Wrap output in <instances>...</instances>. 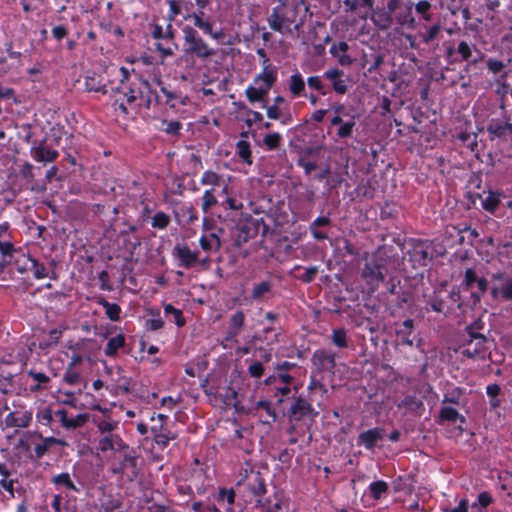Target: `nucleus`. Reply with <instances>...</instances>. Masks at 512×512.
Segmentation results:
<instances>
[{
    "mask_svg": "<svg viewBox=\"0 0 512 512\" xmlns=\"http://www.w3.org/2000/svg\"><path fill=\"white\" fill-rule=\"evenodd\" d=\"M399 407H404L408 411L415 412L419 415L422 414V412L425 410V406L422 400L417 398L414 395H407L402 400L401 403L398 405Z\"/></svg>",
    "mask_w": 512,
    "mask_h": 512,
    "instance_id": "40",
    "label": "nucleus"
},
{
    "mask_svg": "<svg viewBox=\"0 0 512 512\" xmlns=\"http://www.w3.org/2000/svg\"><path fill=\"white\" fill-rule=\"evenodd\" d=\"M288 88L292 98L306 97L305 81L299 71H295L288 80Z\"/></svg>",
    "mask_w": 512,
    "mask_h": 512,
    "instance_id": "29",
    "label": "nucleus"
},
{
    "mask_svg": "<svg viewBox=\"0 0 512 512\" xmlns=\"http://www.w3.org/2000/svg\"><path fill=\"white\" fill-rule=\"evenodd\" d=\"M431 3L427 0L419 1L415 4V11L417 14L421 16V18L425 21H431L432 14L430 12L431 10Z\"/></svg>",
    "mask_w": 512,
    "mask_h": 512,
    "instance_id": "60",
    "label": "nucleus"
},
{
    "mask_svg": "<svg viewBox=\"0 0 512 512\" xmlns=\"http://www.w3.org/2000/svg\"><path fill=\"white\" fill-rule=\"evenodd\" d=\"M221 179V175L218 173L212 170H206L201 176L200 183L202 185L215 187L220 185Z\"/></svg>",
    "mask_w": 512,
    "mask_h": 512,
    "instance_id": "58",
    "label": "nucleus"
},
{
    "mask_svg": "<svg viewBox=\"0 0 512 512\" xmlns=\"http://www.w3.org/2000/svg\"><path fill=\"white\" fill-rule=\"evenodd\" d=\"M463 146L471 152L478 151V134L474 132H460L456 137Z\"/></svg>",
    "mask_w": 512,
    "mask_h": 512,
    "instance_id": "42",
    "label": "nucleus"
},
{
    "mask_svg": "<svg viewBox=\"0 0 512 512\" xmlns=\"http://www.w3.org/2000/svg\"><path fill=\"white\" fill-rule=\"evenodd\" d=\"M458 420L462 424L466 422V418L463 415H461L457 409L451 406L441 407L437 420L439 424H444L445 422L455 423Z\"/></svg>",
    "mask_w": 512,
    "mask_h": 512,
    "instance_id": "31",
    "label": "nucleus"
},
{
    "mask_svg": "<svg viewBox=\"0 0 512 512\" xmlns=\"http://www.w3.org/2000/svg\"><path fill=\"white\" fill-rule=\"evenodd\" d=\"M105 309L106 316L112 321H118L120 319L121 308L116 303H110L105 299L99 302Z\"/></svg>",
    "mask_w": 512,
    "mask_h": 512,
    "instance_id": "52",
    "label": "nucleus"
},
{
    "mask_svg": "<svg viewBox=\"0 0 512 512\" xmlns=\"http://www.w3.org/2000/svg\"><path fill=\"white\" fill-rule=\"evenodd\" d=\"M273 4L266 18L270 29L283 35L291 34L293 30L299 31L309 10L306 2L304 0H273Z\"/></svg>",
    "mask_w": 512,
    "mask_h": 512,
    "instance_id": "1",
    "label": "nucleus"
},
{
    "mask_svg": "<svg viewBox=\"0 0 512 512\" xmlns=\"http://www.w3.org/2000/svg\"><path fill=\"white\" fill-rule=\"evenodd\" d=\"M199 244L204 251H217L221 247L220 238L214 233L201 236Z\"/></svg>",
    "mask_w": 512,
    "mask_h": 512,
    "instance_id": "43",
    "label": "nucleus"
},
{
    "mask_svg": "<svg viewBox=\"0 0 512 512\" xmlns=\"http://www.w3.org/2000/svg\"><path fill=\"white\" fill-rule=\"evenodd\" d=\"M509 120L510 117H505V119L492 118L488 122L486 130L490 140H512V123Z\"/></svg>",
    "mask_w": 512,
    "mask_h": 512,
    "instance_id": "14",
    "label": "nucleus"
},
{
    "mask_svg": "<svg viewBox=\"0 0 512 512\" xmlns=\"http://www.w3.org/2000/svg\"><path fill=\"white\" fill-rule=\"evenodd\" d=\"M11 471L4 462H0V487L6 490L10 497H14V484L15 480L10 478Z\"/></svg>",
    "mask_w": 512,
    "mask_h": 512,
    "instance_id": "36",
    "label": "nucleus"
},
{
    "mask_svg": "<svg viewBox=\"0 0 512 512\" xmlns=\"http://www.w3.org/2000/svg\"><path fill=\"white\" fill-rule=\"evenodd\" d=\"M311 363L318 374L334 375L336 366L335 353L327 349H317L313 352Z\"/></svg>",
    "mask_w": 512,
    "mask_h": 512,
    "instance_id": "13",
    "label": "nucleus"
},
{
    "mask_svg": "<svg viewBox=\"0 0 512 512\" xmlns=\"http://www.w3.org/2000/svg\"><path fill=\"white\" fill-rule=\"evenodd\" d=\"M98 431L100 432V436L105 435L110 432H114L115 429L118 428V422L111 419H101L96 423Z\"/></svg>",
    "mask_w": 512,
    "mask_h": 512,
    "instance_id": "61",
    "label": "nucleus"
},
{
    "mask_svg": "<svg viewBox=\"0 0 512 512\" xmlns=\"http://www.w3.org/2000/svg\"><path fill=\"white\" fill-rule=\"evenodd\" d=\"M183 33L184 46L187 54L201 59H206L215 54L214 49L208 46L194 28L187 26L183 29Z\"/></svg>",
    "mask_w": 512,
    "mask_h": 512,
    "instance_id": "8",
    "label": "nucleus"
},
{
    "mask_svg": "<svg viewBox=\"0 0 512 512\" xmlns=\"http://www.w3.org/2000/svg\"><path fill=\"white\" fill-rule=\"evenodd\" d=\"M191 489L194 493L198 495H204L207 492L208 484H206V476L202 470L194 471L191 476L188 478Z\"/></svg>",
    "mask_w": 512,
    "mask_h": 512,
    "instance_id": "32",
    "label": "nucleus"
},
{
    "mask_svg": "<svg viewBox=\"0 0 512 512\" xmlns=\"http://www.w3.org/2000/svg\"><path fill=\"white\" fill-rule=\"evenodd\" d=\"M485 329V322L481 317L475 319L472 323L467 325L464 329L463 334L465 335H485L483 330Z\"/></svg>",
    "mask_w": 512,
    "mask_h": 512,
    "instance_id": "54",
    "label": "nucleus"
},
{
    "mask_svg": "<svg viewBox=\"0 0 512 512\" xmlns=\"http://www.w3.org/2000/svg\"><path fill=\"white\" fill-rule=\"evenodd\" d=\"M143 33L146 36H151L155 42L154 47L157 51H160V25L158 24V17L153 15L151 18L146 17L142 23Z\"/></svg>",
    "mask_w": 512,
    "mask_h": 512,
    "instance_id": "26",
    "label": "nucleus"
},
{
    "mask_svg": "<svg viewBox=\"0 0 512 512\" xmlns=\"http://www.w3.org/2000/svg\"><path fill=\"white\" fill-rule=\"evenodd\" d=\"M151 433V437H145L140 442V448L148 459L156 461L160 458V442L158 440L159 435L157 434L155 428L151 429Z\"/></svg>",
    "mask_w": 512,
    "mask_h": 512,
    "instance_id": "18",
    "label": "nucleus"
},
{
    "mask_svg": "<svg viewBox=\"0 0 512 512\" xmlns=\"http://www.w3.org/2000/svg\"><path fill=\"white\" fill-rule=\"evenodd\" d=\"M501 196V193L495 191H488L485 196L480 195L482 208L493 214L501 204Z\"/></svg>",
    "mask_w": 512,
    "mask_h": 512,
    "instance_id": "34",
    "label": "nucleus"
},
{
    "mask_svg": "<svg viewBox=\"0 0 512 512\" xmlns=\"http://www.w3.org/2000/svg\"><path fill=\"white\" fill-rule=\"evenodd\" d=\"M397 9L396 11H398ZM396 22L398 25L402 27H407L409 29H414L416 26V20L412 15V3L410 2L404 12H395L393 14V22Z\"/></svg>",
    "mask_w": 512,
    "mask_h": 512,
    "instance_id": "33",
    "label": "nucleus"
},
{
    "mask_svg": "<svg viewBox=\"0 0 512 512\" xmlns=\"http://www.w3.org/2000/svg\"><path fill=\"white\" fill-rule=\"evenodd\" d=\"M331 224L329 216H319L309 225V231L313 238L317 241H323L328 238L326 232L319 230L320 227H327Z\"/></svg>",
    "mask_w": 512,
    "mask_h": 512,
    "instance_id": "30",
    "label": "nucleus"
},
{
    "mask_svg": "<svg viewBox=\"0 0 512 512\" xmlns=\"http://www.w3.org/2000/svg\"><path fill=\"white\" fill-rule=\"evenodd\" d=\"M476 285H477L478 290L476 292L471 293V297L473 298L475 304H477L481 301V298L483 297V295L487 292V290L489 288V283L485 277H480L477 280Z\"/></svg>",
    "mask_w": 512,
    "mask_h": 512,
    "instance_id": "59",
    "label": "nucleus"
},
{
    "mask_svg": "<svg viewBox=\"0 0 512 512\" xmlns=\"http://www.w3.org/2000/svg\"><path fill=\"white\" fill-rule=\"evenodd\" d=\"M140 62L142 64L137 65L142 67V72L148 75L151 83L149 79L143 80L139 91L130 88L128 91H123L122 94L128 104H133L139 100L137 104L139 107H145L148 110L152 109L154 112L152 116L157 117L160 110L159 95L156 90H152L151 85H160V76L157 73L158 64L154 63L152 56L146 54L140 57Z\"/></svg>",
    "mask_w": 512,
    "mask_h": 512,
    "instance_id": "2",
    "label": "nucleus"
},
{
    "mask_svg": "<svg viewBox=\"0 0 512 512\" xmlns=\"http://www.w3.org/2000/svg\"><path fill=\"white\" fill-rule=\"evenodd\" d=\"M126 446L128 445L124 443L121 437L113 432L100 436L98 440V449L103 453L109 450L115 453L122 452Z\"/></svg>",
    "mask_w": 512,
    "mask_h": 512,
    "instance_id": "17",
    "label": "nucleus"
},
{
    "mask_svg": "<svg viewBox=\"0 0 512 512\" xmlns=\"http://www.w3.org/2000/svg\"><path fill=\"white\" fill-rule=\"evenodd\" d=\"M261 107L266 109L267 117L271 120H278L282 125H289L292 123L293 118L289 111V109L276 106V105H267V102L261 104Z\"/></svg>",
    "mask_w": 512,
    "mask_h": 512,
    "instance_id": "24",
    "label": "nucleus"
},
{
    "mask_svg": "<svg viewBox=\"0 0 512 512\" xmlns=\"http://www.w3.org/2000/svg\"><path fill=\"white\" fill-rule=\"evenodd\" d=\"M277 79V68L272 64H265L262 65V71L254 77L253 82L254 84L261 83V86L265 87L268 90H271V88L277 82Z\"/></svg>",
    "mask_w": 512,
    "mask_h": 512,
    "instance_id": "20",
    "label": "nucleus"
},
{
    "mask_svg": "<svg viewBox=\"0 0 512 512\" xmlns=\"http://www.w3.org/2000/svg\"><path fill=\"white\" fill-rule=\"evenodd\" d=\"M216 500L220 506L225 508V512H235L232 508L235 501V492L233 489H220Z\"/></svg>",
    "mask_w": 512,
    "mask_h": 512,
    "instance_id": "39",
    "label": "nucleus"
},
{
    "mask_svg": "<svg viewBox=\"0 0 512 512\" xmlns=\"http://www.w3.org/2000/svg\"><path fill=\"white\" fill-rule=\"evenodd\" d=\"M174 255L179 260L181 267L189 269L198 264V253L192 251L187 245L177 244L174 247Z\"/></svg>",
    "mask_w": 512,
    "mask_h": 512,
    "instance_id": "19",
    "label": "nucleus"
},
{
    "mask_svg": "<svg viewBox=\"0 0 512 512\" xmlns=\"http://www.w3.org/2000/svg\"><path fill=\"white\" fill-rule=\"evenodd\" d=\"M388 265L389 258L380 250L366 254L364 257L361 277L372 291H375L384 282L388 273Z\"/></svg>",
    "mask_w": 512,
    "mask_h": 512,
    "instance_id": "4",
    "label": "nucleus"
},
{
    "mask_svg": "<svg viewBox=\"0 0 512 512\" xmlns=\"http://www.w3.org/2000/svg\"><path fill=\"white\" fill-rule=\"evenodd\" d=\"M427 306L436 313H443L448 315L454 310L453 307H446L444 299L436 292L426 301Z\"/></svg>",
    "mask_w": 512,
    "mask_h": 512,
    "instance_id": "37",
    "label": "nucleus"
},
{
    "mask_svg": "<svg viewBox=\"0 0 512 512\" xmlns=\"http://www.w3.org/2000/svg\"><path fill=\"white\" fill-rule=\"evenodd\" d=\"M169 3V18L172 20L177 15L182 14V10L185 9L187 14L190 13L189 9L192 7V3L186 0H168Z\"/></svg>",
    "mask_w": 512,
    "mask_h": 512,
    "instance_id": "46",
    "label": "nucleus"
},
{
    "mask_svg": "<svg viewBox=\"0 0 512 512\" xmlns=\"http://www.w3.org/2000/svg\"><path fill=\"white\" fill-rule=\"evenodd\" d=\"M357 4L370 10V20L378 30L386 31L392 27L393 14L400 9L402 0H379L376 6L375 0H357Z\"/></svg>",
    "mask_w": 512,
    "mask_h": 512,
    "instance_id": "3",
    "label": "nucleus"
},
{
    "mask_svg": "<svg viewBox=\"0 0 512 512\" xmlns=\"http://www.w3.org/2000/svg\"><path fill=\"white\" fill-rule=\"evenodd\" d=\"M385 436V429L374 427L361 432L357 437V445L364 447L368 451H374L378 442L382 441Z\"/></svg>",
    "mask_w": 512,
    "mask_h": 512,
    "instance_id": "15",
    "label": "nucleus"
},
{
    "mask_svg": "<svg viewBox=\"0 0 512 512\" xmlns=\"http://www.w3.org/2000/svg\"><path fill=\"white\" fill-rule=\"evenodd\" d=\"M349 50V45L345 41H340L338 43H333L329 49V53L338 59V63L341 66H350L353 63V59L350 55L347 54Z\"/></svg>",
    "mask_w": 512,
    "mask_h": 512,
    "instance_id": "27",
    "label": "nucleus"
},
{
    "mask_svg": "<svg viewBox=\"0 0 512 512\" xmlns=\"http://www.w3.org/2000/svg\"><path fill=\"white\" fill-rule=\"evenodd\" d=\"M282 137L278 132L269 133L264 136L263 144L269 151H274L279 148Z\"/></svg>",
    "mask_w": 512,
    "mask_h": 512,
    "instance_id": "56",
    "label": "nucleus"
},
{
    "mask_svg": "<svg viewBox=\"0 0 512 512\" xmlns=\"http://www.w3.org/2000/svg\"><path fill=\"white\" fill-rule=\"evenodd\" d=\"M54 417L55 411L51 407H43L36 414L37 421L45 426H50Z\"/></svg>",
    "mask_w": 512,
    "mask_h": 512,
    "instance_id": "57",
    "label": "nucleus"
},
{
    "mask_svg": "<svg viewBox=\"0 0 512 512\" xmlns=\"http://www.w3.org/2000/svg\"><path fill=\"white\" fill-rule=\"evenodd\" d=\"M245 485L254 497H261L267 492L265 479L259 471H251L246 477Z\"/></svg>",
    "mask_w": 512,
    "mask_h": 512,
    "instance_id": "22",
    "label": "nucleus"
},
{
    "mask_svg": "<svg viewBox=\"0 0 512 512\" xmlns=\"http://www.w3.org/2000/svg\"><path fill=\"white\" fill-rule=\"evenodd\" d=\"M272 289V284L270 281H262L258 284H255L252 292L251 298L253 300L261 299L266 293L270 292Z\"/></svg>",
    "mask_w": 512,
    "mask_h": 512,
    "instance_id": "55",
    "label": "nucleus"
},
{
    "mask_svg": "<svg viewBox=\"0 0 512 512\" xmlns=\"http://www.w3.org/2000/svg\"><path fill=\"white\" fill-rule=\"evenodd\" d=\"M31 155L33 159L41 163H49L55 161L59 153L46 145V141L42 140L38 145L31 148Z\"/></svg>",
    "mask_w": 512,
    "mask_h": 512,
    "instance_id": "21",
    "label": "nucleus"
},
{
    "mask_svg": "<svg viewBox=\"0 0 512 512\" xmlns=\"http://www.w3.org/2000/svg\"><path fill=\"white\" fill-rule=\"evenodd\" d=\"M332 343L338 348L348 347L347 333L344 328H337L332 331Z\"/></svg>",
    "mask_w": 512,
    "mask_h": 512,
    "instance_id": "53",
    "label": "nucleus"
},
{
    "mask_svg": "<svg viewBox=\"0 0 512 512\" xmlns=\"http://www.w3.org/2000/svg\"><path fill=\"white\" fill-rule=\"evenodd\" d=\"M164 314L168 321L173 322L177 327L185 326L186 319L181 309L175 308L172 304L164 305Z\"/></svg>",
    "mask_w": 512,
    "mask_h": 512,
    "instance_id": "38",
    "label": "nucleus"
},
{
    "mask_svg": "<svg viewBox=\"0 0 512 512\" xmlns=\"http://www.w3.org/2000/svg\"><path fill=\"white\" fill-rule=\"evenodd\" d=\"M34 259L29 254L20 253L15 259L16 269L20 273H25L31 270L34 265Z\"/></svg>",
    "mask_w": 512,
    "mask_h": 512,
    "instance_id": "48",
    "label": "nucleus"
},
{
    "mask_svg": "<svg viewBox=\"0 0 512 512\" xmlns=\"http://www.w3.org/2000/svg\"><path fill=\"white\" fill-rule=\"evenodd\" d=\"M416 335L414 334V320L413 319H405L397 328H396V340L395 344L397 347H413L414 345L417 348H420L422 345V339L418 338L415 344Z\"/></svg>",
    "mask_w": 512,
    "mask_h": 512,
    "instance_id": "12",
    "label": "nucleus"
},
{
    "mask_svg": "<svg viewBox=\"0 0 512 512\" xmlns=\"http://www.w3.org/2000/svg\"><path fill=\"white\" fill-rule=\"evenodd\" d=\"M369 493L374 500H380L389 491V485L384 480H377L370 483Z\"/></svg>",
    "mask_w": 512,
    "mask_h": 512,
    "instance_id": "44",
    "label": "nucleus"
},
{
    "mask_svg": "<svg viewBox=\"0 0 512 512\" xmlns=\"http://www.w3.org/2000/svg\"><path fill=\"white\" fill-rule=\"evenodd\" d=\"M473 48H475V45L469 44L467 41L462 40L458 43L456 48V54L459 55V58H454L451 60V63L456 62H468L473 65H476L479 62V59H472L473 55Z\"/></svg>",
    "mask_w": 512,
    "mask_h": 512,
    "instance_id": "28",
    "label": "nucleus"
},
{
    "mask_svg": "<svg viewBox=\"0 0 512 512\" xmlns=\"http://www.w3.org/2000/svg\"><path fill=\"white\" fill-rule=\"evenodd\" d=\"M32 421V413L29 411L11 412L6 415L4 424L8 428H26Z\"/></svg>",
    "mask_w": 512,
    "mask_h": 512,
    "instance_id": "25",
    "label": "nucleus"
},
{
    "mask_svg": "<svg viewBox=\"0 0 512 512\" xmlns=\"http://www.w3.org/2000/svg\"><path fill=\"white\" fill-rule=\"evenodd\" d=\"M245 318V314L242 310H237L230 316L226 334L222 340V344L225 348H231L238 344V337L245 325Z\"/></svg>",
    "mask_w": 512,
    "mask_h": 512,
    "instance_id": "10",
    "label": "nucleus"
},
{
    "mask_svg": "<svg viewBox=\"0 0 512 512\" xmlns=\"http://www.w3.org/2000/svg\"><path fill=\"white\" fill-rule=\"evenodd\" d=\"M441 25L440 24H434L430 26L425 33L421 34L422 41L425 44H429L433 42L441 32Z\"/></svg>",
    "mask_w": 512,
    "mask_h": 512,
    "instance_id": "62",
    "label": "nucleus"
},
{
    "mask_svg": "<svg viewBox=\"0 0 512 512\" xmlns=\"http://www.w3.org/2000/svg\"><path fill=\"white\" fill-rule=\"evenodd\" d=\"M319 414L314 409L312 404L303 395H299L295 398L287 411V416L291 421H302L303 419L310 417L315 418Z\"/></svg>",
    "mask_w": 512,
    "mask_h": 512,
    "instance_id": "11",
    "label": "nucleus"
},
{
    "mask_svg": "<svg viewBox=\"0 0 512 512\" xmlns=\"http://www.w3.org/2000/svg\"><path fill=\"white\" fill-rule=\"evenodd\" d=\"M125 345V338L122 334H118L114 337H111L107 345L105 347V355L107 356H115L120 348H122Z\"/></svg>",
    "mask_w": 512,
    "mask_h": 512,
    "instance_id": "47",
    "label": "nucleus"
},
{
    "mask_svg": "<svg viewBox=\"0 0 512 512\" xmlns=\"http://www.w3.org/2000/svg\"><path fill=\"white\" fill-rule=\"evenodd\" d=\"M264 385L267 395L275 398L277 405H281L284 401V397L291 393V385L278 382L275 377H267L264 380Z\"/></svg>",
    "mask_w": 512,
    "mask_h": 512,
    "instance_id": "16",
    "label": "nucleus"
},
{
    "mask_svg": "<svg viewBox=\"0 0 512 512\" xmlns=\"http://www.w3.org/2000/svg\"><path fill=\"white\" fill-rule=\"evenodd\" d=\"M81 375L74 368L67 367L63 376V381L69 385H76L80 382Z\"/></svg>",
    "mask_w": 512,
    "mask_h": 512,
    "instance_id": "64",
    "label": "nucleus"
},
{
    "mask_svg": "<svg viewBox=\"0 0 512 512\" xmlns=\"http://www.w3.org/2000/svg\"><path fill=\"white\" fill-rule=\"evenodd\" d=\"M0 252L3 256V262H8L7 258L11 261L14 258L16 250L11 242L2 240L0 241Z\"/></svg>",
    "mask_w": 512,
    "mask_h": 512,
    "instance_id": "63",
    "label": "nucleus"
},
{
    "mask_svg": "<svg viewBox=\"0 0 512 512\" xmlns=\"http://www.w3.org/2000/svg\"><path fill=\"white\" fill-rule=\"evenodd\" d=\"M270 90L266 89L265 87L259 85L258 87L254 86V85H249L246 89H245V96L247 98V100L250 102V103H256V102H260V103H264L266 102V97L268 96V93H269Z\"/></svg>",
    "mask_w": 512,
    "mask_h": 512,
    "instance_id": "35",
    "label": "nucleus"
},
{
    "mask_svg": "<svg viewBox=\"0 0 512 512\" xmlns=\"http://www.w3.org/2000/svg\"><path fill=\"white\" fill-rule=\"evenodd\" d=\"M344 71L339 68H331L323 73V77L331 81L332 89L339 95L346 94L348 90L347 81L342 79Z\"/></svg>",
    "mask_w": 512,
    "mask_h": 512,
    "instance_id": "23",
    "label": "nucleus"
},
{
    "mask_svg": "<svg viewBox=\"0 0 512 512\" xmlns=\"http://www.w3.org/2000/svg\"><path fill=\"white\" fill-rule=\"evenodd\" d=\"M52 483L55 484V485L64 486L68 490H71V491H74V492H79V489L73 483L69 473H67V472L55 475L52 478Z\"/></svg>",
    "mask_w": 512,
    "mask_h": 512,
    "instance_id": "50",
    "label": "nucleus"
},
{
    "mask_svg": "<svg viewBox=\"0 0 512 512\" xmlns=\"http://www.w3.org/2000/svg\"><path fill=\"white\" fill-rule=\"evenodd\" d=\"M85 88L89 92L107 93L106 85L102 82L100 76L96 74L85 77Z\"/></svg>",
    "mask_w": 512,
    "mask_h": 512,
    "instance_id": "45",
    "label": "nucleus"
},
{
    "mask_svg": "<svg viewBox=\"0 0 512 512\" xmlns=\"http://www.w3.org/2000/svg\"><path fill=\"white\" fill-rule=\"evenodd\" d=\"M111 463V472L121 478L133 481L138 476V454L129 446L118 452Z\"/></svg>",
    "mask_w": 512,
    "mask_h": 512,
    "instance_id": "6",
    "label": "nucleus"
},
{
    "mask_svg": "<svg viewBox=\"0 0 512 512\" xmlns=\"http://www.w3.org/2000/svg\"><path fill=\"white\" fill-rule=\"evenodd\" d=\"M63 329L60 328H54L51 329L48 333V336L41 340L39 343L40 349H47L52 346H56L62 336Z\"/></svg>",
    "mask_w": 512,
    "mask_h": 512,
    "instance_id": "49",
    "label": "nucleus"
},
{
    "mask_svg": "<svg viewBox=\"0 0 512 512\" xmlns=\"http://www.w3.org/2000/svg\"><path fill=\"white\" fill-rule=\"evenodd\" d=\"M459 349L463 357L473 360H484L490 354L486 335L463 334Z\"/></svg>",
    "mask_w": 512,
    "mask_h": 512,
    "instance_id": "7",
    "label": "nucleus"
},
{
    "mask_svg": "<svg viewBox=\"0 0 512 512\" xmlns=\"http://www.w3.org/2000/svg\"><path fill=\"white\" fill-rule=\"evenodd\" d=\"M218 203L216 196L214 195V188L206 189L201 198V209L204 213L208 211Z\"/></svg>",
    "mask_w": 512,
    "mask_h": 512,
    "instance_id": "51",
    "label": "nucleus"
},
{
    "mask_svg": "<svg viewBox=\"0 0 512 512\" xmlns=\"http://www.w3.org/2000/svg\"><path fill=\"white\" fill-rule=\"evenodd\" d=\"M437 256L435 246L430 240L412 239L405 259L413 269L424 268L430 265Z\"/></svg>",
    "mask_w": 512,
    "mask_h": 512,
    "instance_id": "5",
    "label": "nucleus"
},
{
    "mask_svg": "<svg viewBox=\"0 0 512 512\" xmlns=\"http://www.w3.org/2000/svg\"><path fill=\"white\" fill-rule=\"evenodd\" d=\"M236 153L239 158L247 165H252L253 157L251 151V145L248 141L240 139L236 143Z\"/></svg>",
    "mask_w": 512,
    "mask_h": 512,
    "instance_id": "41",
    "label": "nucleus"
},
{
    "mask_svg": "<svg viewBox=\"0 0 512 512\" xmlns=\"http://www.w3.org/2000/svg\"><path fill=\"white\" fill-rule=\"evenodd\" d=\"M185 19L192 20L194 26L203 31L204 34L209 35L214 40H221L225 37L222 28H215V22L205 17V12H192L183 15Z\"/></svg>",
    "mask_w": 512,
    "mask_h": 512,
    "instance_id": "9",
    "label": "nucleus"
}]
</instances>
